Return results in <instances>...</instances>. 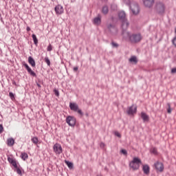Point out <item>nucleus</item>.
<instances>
[{
    "label": "nucleus",
    "instance_id": "obj_11",
    "mask_svg": "<svg viewBox=\"0 0 176 176\" xmlns=\"http://www.w3.org/2000/svg\"><path fill=\"white\" fill-rule=\"evenodd\" d=\"M143 3L146 8H152L155 3V0H143Z\"/></svg>",
    "mask_w": 176,
    "mask_h": 176
},
{
    "label": "nucleus",
    "instance_id": "obj_22",
    "mask_svg": "<svg viewBox=\"0 0 176 176\" xmlns=\"http://www.w3.org/2000/svg\"><path fill=\"white\" fill-rule=\"evenodd\" d=\"M108 12H109L108 7L107 6H103L102 9V13H103V14H108Z\"/></svg>",
    "mask_w": 176,
    "mask_h": 176
},
{
    "label": "nucleus",
    "instance_id": "obj_18",
    "mask_svg": "<svg viewBox=\"0 0 176 176\" xmlns=\"http://www.w3.org/2000/svg\"><path fill=\"white\" fill-rule=\"evenodd\" d=\"M28 63L33 68H35V60H34V58H32V56L28 57Z\"/></svg>",
    "mask_w": 176,
    "mask_h": 176
},
{
    "label": "nucleus",
    "instance_id": "obj_40",
    "mask_svg": "<svg viewBox=\"0 0 176 176\" xmlns=\"http://www.w3.org/2000/svg\"><path fill=\"white\" fill-rule=\"evenodd\" d=\"M78 69H79V67H75L73 68V71H74V72H76Z\"/></svg>",
    "mask_w": 176,
    "mask_h": 176
},
{
    "label": "nucleus",
    "instance_id": "obj_36",
    "mask_svg": "<svg viewBox=\"0 0 176 176\" xmlns=\"http://www.w3.org/2000/svg\"><path fill=\"white\" fill-rule=\"evenodd\" d=\"M115 135H116V137H118V138H122V135H120L119 133V132H118V131L115 132Z\"/></svg>",
    "mask_w": 176,
    "mask_h": 176
},
{
    "label": "nucleus",
    "instance_id": "obj_6",
    "mask_svg": "<svg viewBox=\"0 0 176 176\" xmlns=\"http://www.w3.org/2000/svg\"><path fill=\"white\" fill-rule=\"evenodd\" d=\"M66 123L69 124V126H71V127H74L75 124H76V118L72 116H68L66 118Z\"/></svg>",
    "mask_w": 176,
    "mask_h": 176
},
{
    "label": "nucleus",
    "instance_id": "obj_28",
    "mask_svg": "<svg viewBox=\"0 0 176 176\" xmlns=\"http://www.w3.org/2000/svg\"><path fill=\"white\" fill-rule=\"evenodd\" d=\"M9 97L10 98V99L12 101H14V100L16 99L15 97H14V94H13V92H10L9 93Z\"/></svg>",
    "mask_w": 176,
    "mask_h": 176
},
{
    "label": "nucleus",
    "instance_id": "obj_1",
    "mask_svg": "<svg viewBox=\"0 0 176 176\" xmlns=\"http://www.w3.org/2000/svg\"><path fill=\"white\" fill-rule=\"evenodd\" d=\"M122 35L124 39H128L131 43H138L142 39L141 34H131L130 32H127V30H122Z\"/></svg>",
    "mask_w": 176,
    "mask_h": 176
},
{
    "label": "nucleus",
    "instance_id": "obj_8",
    "mask_svg": "<svg viewBox=\"0 0 176 176\" xmlns=\"http://www.w3.org/2000/svg\"><path fill=\"white\" fill-rule=\"evenodd\" d=\"M154 166L157 171H159L160 173H163L164 170V165H163V163L157 162L154 164Z\"/></svg>",
    "mask_w": 176,
    "mask_h": 176
},
{
    "label": "nucleus",
    "instance_id": "obj_4",
    "mask_svg": "<svg viewBox=\"0 0 176 176\" xmlns=\"http://www.w3.org/2000/svg\"><path fill=\"white\" fill-rule=\"evenodd\" d=\"M142 164V162L138 157H133V160L129 164V167L132 168L134 171L140 168V165Z\"/></svg>",
    "mask_w": 176,
    "mask_h": 176
},
{
    "label": "nucleus",
    "instance_id": "obj_24",
    "mask_svg": "<svg viewBox=\"0 0 176 176\" xmlns=\"http://www.w3.org/2000/svg\"><path fill=\"white\" fill-rule=\"evenodd\" d=\"M21 157L23 160H27L28 159V154L27 153H21Z\"/></svg>",
    "mask_w": 176,
    "mask_h": 176
},
{
    "label": "nucleus",
    "instance_id": "obj_31",
    "mask_svg": "<svg viewBox=\"0 0 176 176\" xmlns=\"http://www.w3.org/2000/svg\"><path fill=\"white\" fill-rule=\"evenodd\" d=\"M167 107H168V109H167V112L168 113H171V104H170V103H167Z\"/></svg>",
    "mask_w": 176,
    "mask_h": 176
},
{
    "label": "nucleus",
    "instance_id": "obj_15",
    "mask_svg": "<svg viewBox=\"0 0 176 176\" xmlns=\"http://www.w3.org/2000/svg\"><path fill=\"white\" fill-rule=\"evenodd\" d=\"M93 23L95 25H101V15L98 14V16L95 17L93 20Z\"/></svg>",
    "mask_w": 176,
    "mask_h": 176
},
{
    "label": "nucleus",
    "instance_id": "obj_10",
    "mask_svg": "<svg viewBox=\"0 0 176 176\" xmlns=\"http://www.w3.org/2000/svg\"><path fill=\"white\" fill-rule=\"evenodd\" d=\"M54 152L56 153L57 155H60V153H63V148L61 147V145L58 144H56L54 145Z\"/></svg>",
    "mask_w": 176,
    "mask_h": 176
},
{
    "label": "nucleus",
    "instance_id": "obj_29",
    "mask_svg": "<svg viewBox=\"0 0 176 176\" xmlns=\"http://www.w3.org/2000/svg\"><path fill=\"white\" fill-rule=\"evenodd\" d=\"M45 63H46L47 65H48L50 67V60L49 59V57H45L44 58Z\"/></svg>",
    "mask_w": 176,
    "mask_h": 176
},
{
    "label": "nucleus",
    "instance_id": "obj_32",
    "mask_svg": "<svg viewBox=\"0 0 176 176\" xmlns=\"http://www.w3.org/2000/svg\"><path fill=\"white\" fill-rule=\"evenodd\" d=\"M38 138L36 137H34L33 138H32V142H33V144H38Z\"/></svg>",
    "mask_w": 176,
    "mask_h": 176
},
{
    "label": "nucleus",
    "instance_id": "obj_26",
    "mask_svg": "<svg viewBox=\"0 0 176 176\" xmlns=\"http://www.w3.org/2000/svg\"><path fill=\"white\" fill-rule=\"evenodd\" d=\"M32 39L34 41V45H38V38H36V35L32 34Z\"/></svg>",
    "mask_w": 176,
    "mask_h": 176
},
{
    "label": "nucleus",
    "instance_id": "obj_43",
    "mask_svg": "<svg viewBox=\"0 0 176 176\" xmlns=\"http://www.w3.org/2000/svg\"><path fill=\"white\" fill-rule=\"evenodd\" d=\"M12 85H14V86H17V83H16V81L12 80Z\"/></svg>",
    "mask_w": 176,
    "mask_h": 176
},
{
    "label": "nucleus",
    "instance_id": "obj_3",
    "mask_svg": "<svg viewBox=\"0 0 176 176\" xmlns=\"http://www.w3.org/2000/svg\"><path fill=\"white\" fill-rule=\"evenodd\" d=\"M155 12L160 16H163L166 12V6L162 1H157L155 3Z\"/></svg>",
    "mask_w": 176,
    "mask_h": 176
},
{
    "label": "nucleus",
    "instance_id": "obj_7",
    "mask_svg": "<svg viewBox=\"0 0 176 176\" xmlns=\"http://www.w3.org/2000/svg\"><path fill=\"white\" fill-rule=\"evenodd\" d=\"M129 8L133 14H138V13H140V6L138 3H133Z\"/></svg>",
    "mask_w": 176,
    "mask_h": 176
},
{
    "label": "nucleus",
    "instance_id": "obj_47",
    "mask_svg": "<svg viewBox=\"0 0 176 176\" xmlns=\"http://www.w3.org/2000/svg\"><path fill=\"white\" fill-rule=\"evenodd\" d=\"M1 21H2V19H1Z\"/></svg>",
    "mask_w": 176,
    "mask_h": 176
},
{
    "label": "nucleus",
    "instance_id": "obj_42",
    "mask_svg": "<svg viewBox=\"0 0 176 176\" xmlns=\"http://www.w3.org/2000/svg\"><path fill=\"white\" fill-rule=\"evenodd\" d=\"M105 146V144H104V143H100V147L101 148H104Z\"/></svg>",
    "mask_w": 176,
    "mask_h": 176
},
{
    "label": "nucleus",
    "instance_id": "obj_39",
    "mask_svg": "<svg viewBox=\"0 0 176 176\" xmlns=\"http://www.w3.org/2000/svg\"><path fill=\"white\" fill-rule=\"evenodd\" d=\"M3 131V126L0 124V133H2Z\"/></svg>",
    "mask_w": 176,
    "mask_h": 176
},
{
    "label": "nucleus",
    "instance_id": "obj_12",
    "mask_svg": "<svg viewBox=\"0 0 176 176\" xmlns=\"http://www.w3.org/2000/svg\"><path fill=\"white\" fill-rule=\"evenodd\" d=\"M107 30L111 34H113V32H115V31H116V27L115 26V25H113L112 23H107Z\"/></svg>",
    "mask_w": 176,
    "mask_h": 176
},
{
    "label": "nucleus",
    "instance_id": "obj_30",
    "mask_svg": "<svg viewBox=\"0 0 176 176\" xmlns=\"http://www.w3.org/2000/svg\"><path fill=\"white\" fill-rule=\"evenodd\" d=\"M16 170V173L19 174V175H23V173L21 172V169H20V167L16 166V168H15Z\"/></svg>",
    "mask_w": 176,
    "mask_h": 176
},
{
    "label": "nucleus",
    "instance_id": "obj_16",
    "mask_svg": "<svg viewBox=\"0 0 176 176\" xmlns=\"http://www.w3.org/2000/svg\"><path fill=\"white\" fill-rule=\"evenodd\" d=\"M141 118L144 122H149V116H148L146 113L142 112L141 113Z\"/></svg>",
    "mask_w": 176,
    "mask_h": 176
},
{
    "label": "nucleus",
    "instance_id": "obj_37",
    "mask_svg": "<svg viewBox=\"0 0 176 176\" xmlns=\"http://www.w3.org/2000/svg\"><path fill=\"white\" fill-rule=\"evenodd\" d=\"M121 153H122V155H127V151H126L125 149H122L121 150Z\"/></svg>",
    "mask_w": 176,
    "mask_h": 176
},
{
    "label": "nucleus",
    "instance_id": "obj_5",
    "mask_svg": "<svg viewBox=\"0 0 176 176\" xmlns=\"http://www.w3.org/2000/svg\"><path fill=\"white\" fill-rule=\"evenodd\" d=\"M69 108L71 111H74V112H77L78 115H80V116H83V112L80 109H79V105H78V104L75 102H70Z\"/></svg>",
    "mask_w": 176,
    "mask_h": 176
},
{
    "label": "nucleus",
    "instance_id": "obj_21",
    "mask_svg": "<svg viewBox=\"0 0 176 176\" xmlns=\"http://www.w3.org/2000/svg\"><path fill=\"white\" fill-rule=\"evenodd\" d=\"M27 71H28V74L31 75V76H34V78H36V74L34 73V71H32L31 67H29L28 69H27Z\"/></svg>",
    "mask_w": 176,
    "mask_h": 176
},
{
    "label": "nucleus",
    "instance_id": "obj_33",
    "mask_svg": "<svg viewBox=\"0 0 176 176\" xmlns=\"http://www.w3.org/2000/svg\"><path fill=\"white\" fill-rule=\"evenodd\" d=\"M47 52H52L53 50V47H52V44H50L47 48Z\"/></svg>",
    "mask_w": 176,
    "mask_h": 176
},
{
    "label": "nucleus",
    "instance_id": "obj_9",
    "mask_svg": "<svg viewBox=\"0 0 176 176\" xmlns=\"http://www.w3.org/2000/svg\"><path fill=\"white\" fill-rule=\"evenodd\" d=\"M126 113L128 115H134V113H137V106L134 107V104H133L132 106L128 107Z\"/></svg>",
    "mask_w": 176,
    "mask_h": 176
},
{
    "label": "nucleus",
    "instance_id": "obj_35",
    "mask_svg": "<svg viewBox=\"0 0 176 176\" xmlns=\"http://www.w3.org/2000/svg\"><path fill=\"white\" fill-rule=\"evenodd\" d=\"M111 45H112L113 47H119V45L115 42H112Z\"/></svg>",
    "mask_w": 176,
    "mask_h": 176
},
{
    "label": "nucleus",
    "instance_id": "obj_41",
    "mask_svg": "<svg viewBox=\"0 0 176 176\" xmlns=\"http://www.w3.org/2000/svg\"><path fill=\"white\" fill-rule=\"evenodd\" d=\"M23 66L25 67V68L26 69H28L30 67V66H28V64H27V63H23Z\"/></svg>",
    "mask_w": 176,
    "mask_h": 176
},
{
    "label": "nucleus",
    "instance_id": "obj_17",
    "mask_svg": "<svg viewBox=\"0 0 176 176\" xmlns=\"http://www.w3.org/2000/svg\"><path fill=\"white\" fill-rule=\"evenodd\" d=\"M142 170H143V173H144V174L148 175V174H149L150 173L149 166H148V164L144 165L142 167Z\"/></svg>",
    "mask_w": 176,
    "mask_h": 176
},
{
    "label": "nucleus",
    "instance_id": "obj_46",
    "mask_svg": "<svg viewBox=\"0 0 176 176\" xmlns=\"http://www.w3.org/2000/svg\"><path fill=\"white\" fill-rule=\"evenodd\" d=\"M85 116H89V113H86Z\"/></svg>",
    "mask_w": 176,
    "mask_h": 176
},
{
    "label": "nucleus",
    "instance_id": "obj_44",
    "mask_svg": "<svg viewBox=\"0 0 176 176\" xmlns=\"http://www.w3.org/2000/svg\"><path fill=\"white\" fill-rule=\"evenodd\" d=\"M26 30L28 32V31H31V28H30V27H27V28H26Z\"/></svg>",
    "mask_w": 176,
    "mask_h": 176
},
{
    "label": "nucleus",
    "instance_id": "obj_14",
    "mask_svg": "<svg viewBox=\"0 0 176 176\" xmlns=\"http://www.w3.org/2000/svg\"><path fill=\"white\" fill-rule=\"evenodd\" d=\"M55 12L56 14H63L64 13V8H63V6L58 5L55 7Z\"/></svg>",
    "mask_w": 176,
    "mask_h": 176
},
{
    "label": "nucleus",
    "instance_id": "obj_19",
    "mask_svg": "<svg viewBox=\"0 0 176 176\" xmlns=\"http://www.w3.org/2000/svg\"><path fill=\"white\" fill-rule=\"evenodd\" d=\"M7 144L8 146H13V145H14V139L12 138H8L7 140Z\"/></svg>",
    "mask_w": 176,
    "mask_h": 176
},
{
    "label": "nucleus",
    "instance_id": "obj_23",
    "mask_svg": "<svg viewBox=\"0 0 176 176\" xmlns=\"http://www.w3.org/2000/svg\"><path fill=\"white\" fill-rule=\"evenodd\" d=\"M65 164H67V167H69L70 169L74 168V164L69 161H65Z\"/></svg>",
    "mask_w": 176,
    "mask_h": 176
},
{
    "label": "nucleus",
    "instance_id": "obj_20",
    "mask_svg": "<svg viewBox=\"0 0 176 176\" xmlns=\"http://www.w3.org/2000/svg\"><path fill=\"white\" fill-rule=\"evenodd\" d=\"M129 63H133V64H137L138 60H137V56H133L129 58Z\"/></svg>",
    "mask_w": 176,
    "mask_h": 176
},
{
    "label": "nucleus",
    "instance_id": "obj_13",
    "mask_svg": "<svg viewBox=\"0 0 176 176\" xmlns=\"http://www.w3.org/2000/svg\"><path fill=\"white\" fill-rule=\"evenodd\" d=\"M8 162L12 164V166H13V167H14V168H17V167L19 166H17V162L16 161V160L10 157H8Z\"/></svg>",
    "mask_w": 176,
    "mask_h": 176
},
{
    "label": "nucleus",
    "instance_id": "obj_38",
    "mask_svg": "<svg viewBox=\"0 0 176 176\" xmlns=\"http://www.w3.org/2000/svg\"><path fill=\"white\" fill-rule=\"evenodd\" d=\"M171 74H176V67H174L171 69Z\"/></svg>",
    "mask_w": 176,
    "mask_h": 176
},
{
    "label": "nucleus",
    "instance_id": "obj_2",
    "mask_svg": "<svg viewBox=\"0 0 176 176\" xmlns=\"http://www.w3.org/2000/svg\"><path fill=\"white\" fill-rule=\"evenodd\" d=\"M118 18L122 23H121L122 31L127 30V28H129L130 25V23L127 20V18H126V12L124 11H120L118 13Z\"/></svg>",
    "mask_w": 176,
    "mask_h": 176
},
{
    "label": "nucleus",
    "instance_id": "obj_34",
    "mask_svg": "<svg viewBox=\"0 0 176 176\" xmlns=\"http://www.w3.org/2000/svg\"><path fill=\"white\" fill-rule=\"evenodd\" d=\"M54 94L55 96H56V97H58V96H60V92L57 90V89H54Z\"/></svg>",
    "mask_w": 176,
    "mask_h": 176
},
{
    "label": "nucleus",
    "instance_id": "obj_27",
    "mask_svg": "<svg viewBox=\"0 0 176 176\" xmlns=\"http://www.w3.org/2000/svg\"><path fill=\"white\" fill-rule=\"evenodd\" d=\"M124 2L125 4L127 5V6H129V8H130V6H131V5L133 4L131 3V1H130V0H124Z\"/></svg>",
    "mask_w": 176,
    "mask_h": 176
},
{
    "label": "nucleus",
    "instance_id": "obj_25",
    "mask_svg": "<svg viewBox=\"0 0 176 176\" xmlns=\"http://www.w3.org/2000/svg\"><path fill=\"white\" fill-rule=\"evenodd\" d=\"M151 153H153V155H157V149L155 147H152L150 149Z\"/></svg>",
    "mask_w": 176,
    "mask_h": 176
},
{
    "label": "nucleus",
    "instance_id": "obj_45",
    "mask_svg": "<svg viewBox=\"0 0 176 176\" xmlns=\"http://www.w3.org/2000/svg\"><path fill=\"white\" fill-rule=\"evenodd\" d=\"M38 87H41L39 83H36Z\"/></svg>",
    "mask_w": 176,
    "mask_h": 176
}]
</instances>
